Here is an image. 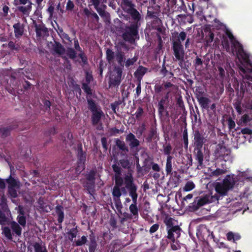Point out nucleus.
I'll return each mask as SVG.
<instances>
[{"label": "nucleus", "instance_id": "obj_56", "mask_svg": "<svg viewBox=\"0 0 252 252\" xmlns=\"http://www.w3.org/2000/svg\"><path fill=\"white\" fill-rule=\"evenodd\" d=\"M101 143H102V146L104 148V149L105 150H107V140H106V139L105 138H101Z\"/></svg>", "mask_w": 252, "mask_h": 252}, {"label": "nucleus", "instance_id": "obj_35", "mask_svg": "<svg viewBox=\"0 0 252 252\" xmlns=\"http://www.w3.org/2000/svg\"><path fill=\"white\" fill-rule=\"evenodd\" d=\"M147 71V69L143 66H139L136 71L138 76H142Z\"/></svg>", "mask_w": 252, "mask_h": 252}, {"label": "nucleus", "instance_id": "obj_59", "mask_svg": "<svg viewBox=\"0 0 252 252\" xmlns=\"http://www.w3.org/2000/svg\"><path fill=\"white\" fill-rule=\"evenodd\" d=\"M152 168L155 171L158 172L160 170V168L157 163H153Z\"/></svg>", "mask_w": 252, "mask_h": 252}, {"label": "nucleus", "instance_id": "obj_20", "mask_svg": "<svg viewBox=\"0 0 252 252\" xmlns=\"http://www.w3.org/2000/svg\"><path fill=\"white\" fill-rule=\"evenodd\" d=\"M227 239L229 241H232L235 242L236 241L239 240L241 238V236L238 233H235L232 232H228L227 235Z\"/></svg>", "mask_w": 252, "mask_h": 252}, {"label": "nucleus", "instance_id": "obj_30", "mask_svg": "<svg viewBox=\"0 0 252 252\" xmlns=\"http://www.w3.org/2000/svg\"><path fill=\"white\" fill-rule=\"evenodd\" d=\"M115 59L120 64L123 65L125 59L124 55L121 52H118L116 55Z\"/></svg>", "mask_w": 252, "mask_h": 252}, {"label": "nucleus", "instance_id": "obj_11", "mask_svg": "<svg viewBox=\"0 0 252 252\" xmlns=\"http://www.w3.org/2000/svg\"><path fill=\"white\" fill-rule=\"evenodd\" d=\"M78 157L79 159V162L78 165L76 169L77 173H80L84 169V161L85 160V156L83 153L81 147L79 148V151L78 153Z\"/></svg>", "mask_w": 252, "mask_h": 252}, {"label": "nucleus", "instance_id": "obj_34", "mask_svg": "<svg viewBox=\"0 0 252 252\" xmlns=\"http://www.w3.org/2000/svg\"><path fill=\"white\" fill-rule=\"evenodd\" d=\"M97 244L94 239H92L89 245V252H94L96 248Z\"/></svg>", "mask_w": 252, "mask_h": 252}, {"label": "nucleus", "instance_id": "obj_50", "mask_svg": "<svg viewBox=\"0 0 252 252\" xmlns=\"http://www.w3.org/2000/svg\"><path fill=\"white\" fill-rule=\"evenodd\" d=\"M180 248V245L178 241H175L171 244V248L173 250H177Z\"/></svg>", "mask_w": 252, "mask_h": 252}, {"label": "nucleus", "instance_id": "obj_17", "mask_svg": "<svg viewBox=\"0 0 252 252\" xmlns=\"http://www.w3.org/2000/svg\"><path fill=\"white\" fill-rule=\"evenodd\" d=\"M32 2H29V4L26 6H19L17 7L18 10L21 12L24 15H29L32 9Z\"/></svg>", "mask_w": 252, "mask_h": 252}, {"label": "nucleus", "instance_id": "obj_63", "mask_svg": "<svg viewBox=\"0 0 252 252\" xmlns=\"http://www.w3.org/2000/svg\"><path fill=\"white\" fill-rule=\"evenodd\" d=\"M94 172H93L90 174V175H89V181L93 183H94Z\"/></svg>", "mask_w": 252, "mask_h": 252}, {"label": "nucleus", "instance_id": "obj_24", "mask_svg": "<svg viewBox=\"0 0 252 252\" xmlns=\"http://www.w3.org/2000/svg\"><path fill=\"white\" fill-rule=\"evenodd\" d=\"M172 157L170 156H168L166 160V172L167 174H170L172 171Z\"/></svg>", "mask_w": 252, "mask_h": 252}, {"label": "nucleus", "instance_id": "obj_55", "mask_svg": "<svg viewBox=\"0 0 252 252\" xmlns=\"http://www.w3.org/2000/svg\"><path fill=\"white\" fill-rule=\"evenodd\" d=\"M202 64V61L201 59L197 57L195 60V65L196 66Z\"/></svg>", "mask_w": 252, "mask_h": 252}, {"label": "nucleus", "instance_id": "obj_16", "mask_svg": "<svg viewBox=\"0 0 252 252\" xmlns=\"http://www.w3.org/2000/svg\"><path fill=\"white\" fill-rule=\"evenodd\" d=\"M121 5L124 11L128 13L134 9V5L129 0H122Z\"/></svg>", "mask_w": 252, "mask_h": 252}, {"label": "nucleus", "instance_id": "obj_31", "mask_svg": "<svg viewBox=\"0 0 252 252\" xmlns=\"http://www.w3.org/2000/svg\"><path fill=\"white\" fill-rule=\"evenodd\" d=\"M226 172L225 170L222 169L217 168L215 171H213L211 174L212 177H218L220 175L223 174Z\"/></svg>", "mask_w": 252, "mask_h": 252}, {"label": "nucleus", "instance_id": "obj_64", "mask_svg": "<svg viewBox=\"0 0 252 252\" xmlns=\"http://www.w3.org/2000/svg\"><path fill=\"white\" fill-rule=\"evenodd\" d=\"M218 69H219V71L220 75L221 77H223L224 75V72H225L224 70L221 67H219L218 68Z\"/></svg>", "mask_w": 252, "mask_h": 252}, {"label": "nucleus", "instance_id": "obj_42", "mask_svg": "<svg viewBox=\"0 0 252 252\" xmlns=\"http://www.w3.org/2000/svg\"><path fill=\"white\" fill-rule=\"evenodd\" d=\"M7 221V218L5 215L0 211V223L2 225L5 224Z\"/></svg>", "mask_w": 252, "mask_h": 252}, {"label": "nucleus", "instance_id": "obj_44", "mask_svg": "<svg viewBox=\"0 0 252 252\" xmlns=\"http://www.w3.org/2000/svg\"><path fill=\"white\" fill-rule=\"evenodd\" d=\"M171 150L172 147L169 144H168L164 146L163 152L165 155H168V156H169V155L170 154Z\"/></svg>", "mask_w": 252, "mask_h": 252}, {"label": "nucleus", "instance_id": "obj_15", "mask_svg": "<svg viewBox=\"0 0 252 252\" xmlns=\"http://www.w3.org/2000/svg\"><path fill=\"white\" fill-rule=\"evenodd\" d=\"M205 142V139L198 132H195L194 134V143L198 148H201L203 144Z\"/></svg>", "mask_w": 252, "mask_h": 252}, {"label": "nucleus", "instance_id": "obj_18", "mask_svg": "<svg viewBox=\"0 0 252 252\" xmlns=\"http://www.w3.org/2000/svg\"><path fill=\"white\" fill-rule=\"evenodd\" d=\"M6 182L8 184V188H11L19 189L20 187V182L13 178L10 177L6 180Z\"/></svg>", "mask_w": 252, "mask_h": 252}, {"label": "nucleus", "instance_id": "obj_23", "mask_svg": "<svg viewBox=\"0 0 252 252\" xmlns=\"http://www.w3.org/2000/svg\"><path fill=\"white\" fill-rule=\"evenodd\" d=\"M10 226L14 232L17 235H20L21 234V228L20 227L19 224L13 221L10 223Z\"/></svg>", "mask_w": 252, "mask_h": 252}, {"label": "nucleus", "instance_id": "obj_26", "mask_svg": "<svg viewBox=\"0 0 252 252\" xmlns=\"http://www.w3.org/2000/svg\"><path fill=\"white\" fill-rule=\"evenodd\" d=\"M195 185L194 184V183L192 181H188L187 182L184 188H183V189L185 191H189L195 188Z\"/></svg>", "mask_w": 252, "mask_h": 252}, {"label": "nucleus", "instance_id": "obj_62", "mask_svg": "<svg viewBox=\"0 0 252 252\" xmlns=\"http://www.w3.org/2000/svg\"><path fill=\"white\" fill-rule=\"evenodd\" d=\"M192 194H189L187 196L184 197L183 200V203H184L185 201H187L188 200L191 199L192 198Z\"/></svg>", "mask_w": 252, "mask_h": 252}, {"label": "nucleus", "instance_id": "obj_19", "mask_svg": "<svg viewBox=\"0 0 252 252\" xmlns=\"http://www.w3.org/2000/svg\"><path fill=\"white\" fill-rule=\"evenodd\" d=\"M19 215L18 216V221L22 225L25 226L26 224V219L24 216L23 208L21 206L18 207Z\"/></svg>", "mask_w": 252, "mask_h": 252}, {"label": "nucleus", "instance_id": "obj_29", "mask_svg": "<svg viewBox=\"0 0 252 252\" xmlns=\"http://www.w3.org/2000/svg\"><path fill=\"white\" fill-rule=\"evenodd\" d=\"M196 159L197 160L199 165L201 166L203 164V154L200 149H199L197 152Z\"/></svg>", "mask_w": 252, "mask_h": 252}, {"label": "nucleus", "instance_id": "obj_21", "mask_svg": "<svg viewBox=\"0 0 252 252\" xmlns=\"http://www.w3.org/2000/svg\"><path fill=\"white\" fill-rule=\"evenodd\" d=\"M33 246L35 252H48L46 247L41 243H35Z\"/></svg>", "mask_w": 252, "mask_h": 252}, {"label": "nucleus", "instance_id": "obj_49", "mask_svg": "<svg viewBox=\"0 0 252 252\" xmlns=\"http://www.w3.org/2000/svg\"><path fill=\"white\" fill-rule=\"evenodd\" d=\"M121 165L124 168H126L129 165V161L127 159H122L120 160Z\"/></svg>", "mask_w": 252, "mask_h": 252}, {"label": "nucleus", "instance_id": "obj_60", "mask_svg": "<svg viewBox=\"0 0 252 252\" xmlns=\"http://www.w3.org/2000/svg\"><path fill=\"white\" fill-rule=\"evenodd\" d=\"M241 132L243 134H252V130L250 129H249V128H246L243 129L241 130Z\"/></svg>", "mask_w": 252, "mask_h": 252}, {"label": "nucleus", "instance_id": "obj_53", "mask_svg": "<svg viewBox=\"0 0 252 252\" xmlns=\"http://www.w3.org/2000/svg\"><path fill=\"white\" fill-rule=\"evenodd\" d=\"M79 56L80 58L81 59V61L84 64L87 63V59L85 55H84L82 53H81L79 54Z\"/></svg>", "mask_w": 252, "mask_h": 252}, {"label": "nucleus", "instance_id": "obj_2", "mask_svg": "<svg viewBox=\"0 0 252 252\" xmlns=\"http://www.w3.org/2000/svg\"><path fill=\"white\" fill-rule=\"evenodd\" d=\"M114 171L115 172V184L112 190V195L116 206L117 207H121L122 204L120 200V196L122 193L126 194V188L124 187L120 188L123 185H125V178L123 179L121 177L122 169L117 164H114L112 166Z\"/></svg>", "mask_w": 252, "mask_h": 252}, {"label": "nucleus", "instance_id": "obj_39", "mask_svg": "<svg viewBox=\"0 0 252 252\" xmlns=\"http://www.w3.org/2000/svg\"><path fill=\"white\" fill-rule=\"evenodd\" d=\"M87 242V238L85 236H83L81 239L77 240L75 242V244L76 246H81L82 245L85 244Z\"/></svg>", "mask_w": 252, "mask_h": 252}, {"label": "nucleus", "instance_id": "obj_13", "mask_svg": "<svg viewBox=\"0 0 252 252\" xmlns=\"http://www.w3.org/2000/svg\"><path fill=\"white\" fill-rule=\"evenodd\" d=\"M126 141L128 143L131 148H134L139 145L140 142L135 135L132 133H129L126 137Z\"/></svg>", "mask_w": 252, "mask_h": 252}, {"label": "nucleus", "instance_id": "obj_7", "mask_svg": "<svg viewBox=\"0 0 252 252\" xmlns=\"http://www.w3.org/2000/svg\"><path fill=\"white\" fill-rule=\"evenodd\" d=\"M240 73L243 79V83H247L252 90V66L250 64V67L244 68L243 67H240Z\"/></svg>", "mask_w": 252, "mask_h": 252}, {"label": "nucleus", "instance_id": "obj_38", "mask_svg": "<svg viewBox=\"0 0 252 252\" xmlns=\"http://www.w3.org/2000/svg\"><path fill=\"white\" fill-rule=\"evenodd\" d=\"M57 209L58 210V221L59 222H62L64 218L63 213L60 209L61 206L57 207Z\"/></svg>", "mask_w": 252, "mask_h": 252}, {"label": "nucleus", "instance_id": "obj_52", "mask_svg": "<svg viewBox=\"0 0 252 252\" xmlns=\"http://www.w3.org/2000/svg\"><path fill=\"white\" fill-rule=\"evenodd\" d=\"M82 89L88 94H91V90L89 87L86 84H83Z\"/></svg>", "mask_w": 252, "mask_h": 252}, {"label": "nucleus", "instance_id": "obj_32", "mask_svg": "<svg viewBox=\"0 0 252 252\" xmlns=\"http://www.w3.org/2000/svg\"><path fill=\"white\" fill-rule=\"evenodd\" d=\"M116 145L122 150L127 151V148L126 146L125 143L119 139H117L116 141Z\"/></svg>", "mask_w": 252, "mask_h": 252}, {"label": "nucleus", "instance_id": "obj_45", "mask_svg": "<svg viewBox=\"0 0 252 252\" xmlns=\"http://www.w3.org/2000/svg\"><path fill=\"white\" fill-rule=\"evenodd\" d=\"M136 61V59L135 58L132 59H128L126 62V66L128 67Z\"/></svg>", "mask_w": 252, "mask_h": 252}, {"label": "nucleus", "instance_id": "obj_43", "mask_svg": "<svg viewBox=\"0 0 252 252\" xmlns=\"http://www.w3.org/2000/svg\"><path fill=\"white\" fill-rule=\"evenodd\" d=\"M74 7L73 2L71 0H68L66 3V9L67 10L71 11Z\"/></svg>", "mask_w": 252, "mask_h": 252}, {"label": "nucleus", "instance_id": "obj_9", "mask_svg": "<svg viewBox=\"0 0 252 252\" xmlns=\"http://www.w3.org/2000/svg\"><path fill=\"white\" fill-rule=\"evenodd\" d=\"M122 70L121 68L115 67L111 72L109 84L110 85H119L121 80Z\"/></svg>", "mask_w": 252, "mask_h": 252}, {"label": "nucleus", "instance_id": "obj_27", "mask_svg": "<svg viewBox=\"0 0 252 252\" xmlns=\"http://www.w3.org/2000/svg\"><path fill=\"white\" fill-rule=\"evenodd\" d=\"M54 51L59 55H62L64 52V49L63 46L58 43H56L54 47Z\"/></svg>", "mask_w": 252, "mask_h": 252}, {"label": "nucleus", "instance_id": "obj_22", "mask_svg": "<svg viewBox=\"0 0 252 252\" xmlns=\"http://www.w3.org/2000/svg\"><path fill=\"white\" fill-rule=\"evenodd\" d=\"M198 101L202 108H208V103L210 102V100L208 98L201 96L198 98Z\"/></svg>", "mask_w": 252, "mask_h": 252}, {"label": "nucleus", "instance_id": "obj_41", "mask_svg": "<svg viewBox=\"0 0 252 252\" xmlns=\"http://www.w3.org/2000/svg\"><path fill=\"white\" fill-rule=\"evenodd\" d=\"M247 89H246V84L243 82L241 84L240 89L239 92H238V94H239V95L241 97H243L245 91Z\"/></svg>", "mask_w": 252, "mask_h": 252}, {"label": "nucleus", "instance_id": "obj_48", "mask_svg": "<svg viewBox=\"0 0 252 252\" xmlns=\"http://www.w3.org/2000/svg\"><path fill=\"white\" fill-rule=\"evenodd\" d=\"M252 119V117L248 115H244L242 118V121L244 123H247Z\"/></svg>", "mask_w": 252, "mask_h": 252}, {"label": "nucleus", "instance_id": "obj_5", "mask_svg": "<svg viewBox=\"0 0 252 252\" xmlns=\"http://www.w3.org/2000/svg\"><path fill=\"white\" fill-rule=\"evenodd\" d=\"M227 34L232 45V52L233 54H234V53H236L238 58L242 63H246L248 65L249 64V56L244 51L242 45L235 39L233 35L231 32H227Z\"/></svg>", "mask_w": 252, "mask_h": 252}, {"label": "nucleus", "instance_id": "obj_12", "mask_svg": "<svg viewBox=\"0 0 252 252\" xmlns=\"http://www.w3.org/2000/svg\"><path fill=\"white\" fill-rule=\"evenodd\" d=\"M33 23L35 28L36 35L39 37H42L45 36L47 33L48 31L45 26L41 24H37L34 21H33Z\"/></svg>", "mask_w": 252, "mask_h": 252}, {"label": "nucleus", "instance_id": "obj_51", "mask_svg": "<svg viewBox=\"0 0 252 252\" xmlns=\"http://www.w3.org/2000/svg\"><path fill=\"white\" fill-rule=\"evenodd\" d=\"M158 227H159L158 224H154L151 227V228L150 229V232L151 233H153L155 232L158 229Z\"/></svg>", "mask_w": 252, "mask_h": 252}, {"label": "nucleus", "instance_id": "obj_46", "mask_svg": "<svg viewBox=\"0 0 252 252\" xmlns=\"http://www.w3.org/2000/svg\"><path fill=\"white\" fill-rule=\"evenodd\" d=\"M97 5L94 7L100 16H104L105 14L104 10L101 7H99Z\"/></svg>", "mask_w": 252, "mask_h": 252}, {"label": "nucleus", "instance_id": "obj_47", "mask_svg": "<svg viewBox=\"0 0 252 252\" xmlns=\"http://www.w3.org/2000/svg\"><path fill=\"white\" fill-rule=\"evenodd\" d=\"M68 56L71 59H74L76 57V54L74 51V50L72 49H69L67 50V53Z\"/></svg>", "mask_w": 252, "mask_h": 252}, {"label": "nucleus", "instance_id": "obj_36", "mask_svg": "<svg viewBox=\"0 0 252 252\" xmlns=\"http://www.w3.org/2000/svg\"><path fill=\"white\" fill-rule=\"evenodd\" d=\"M187 37V33L184 32H181L178 36V39L174 41H180L182 43V41L185 40Z\"/></svg>", "mask_w": 252, "mask_h": 252}, {"label": "nucleus", "instance_id": "obj_58", "mask_svg": "<svg viewBox=\"0 0 252 252\" xmlns=\"http://www.w3.org/2000/svg\"><path fill=\"white\" fill-rule=\"evenodd\" d=\"M228 126L229 128H234L235 126V122L232 120L229 119L228 120Z\"/></svg>", "mask_w": 252, "mask_h": 252}, {"label": "nucleus", "instance_id": "obj_33", "mask_svg": "<svg viewBox=\"0 0 252 252\" xmlns=\"http://www.w3.org/2000/svg\"><path fill=\"white\" fill-rule=\"evenodd\" d=\"M67 234L68 235V239L71 241H72L73 239L76 237L77 231L76 229H71L69 230Z\"/></svg>", "mask_w": 252, "mask_h": 252}, {"label": "nucleus", "instance_id": "obj_1", "mask_svg": "<svg viewBox=\"0 0 252 252\" xmlns=\"http://www.w3.org/2000/svg\"><path fill=\"white\" fill-rule=\"evenodd\" d=\"M251 176L246 172H241L237 176L234 174L227 175L221 182H216L214 184L216 193L206 195L202 198L196 199L194 203L197 204L196 207H199L206 203L218 201L220 197L226 196L229 190L235 187L240 185L244 179H250Z\"/></svg>", "mask_w": 252, "mask_h": 252}, {"label": "nucleus", "instance_id": "obj_4", "mask_svg": "<svg viewBox=\"0 0 252 252\" xmlns=\"http://www.w3.org/2000/svg\"><path fill=\"white\" fill-rule=\"evenodd\" d=\"M128 13L131 15L133 20L135 22V24L126 27L125 32L123 33V38L125 40L132 43L137 38V28L140 25L139 22L141 19V15L135 8L132 9Z\"/></svg>", "mask_w": 252, "mask_h": 252}, {"label": "nucleus", "instance_id": "obj_37", "mask_svg": "<svg viewBox=\"0 0 252 252\" xmlns=\"http://www.w3.org/2000/svg\"><path fill=\"white\" fill-rule=\"evenodd\" d=\"M19 189L16 188H8V192L12 198H15L17 196V190Z\"/></svg>", "mask_w": 252, "mask_h": 252}, {"label": "nucleus", "instance_id": "obj_61", "mask_svg": "<svg viewBox=\"0 0 252 252\" xmlns=\"http://www.w3.org/2000/svg\"><path fill=\"white\" fill-rule=\"evenodd\" d=\"M101 0H90V2L92 3L94 6L99 5Z\"/></svg>", "mask_w": 252, "mask_h": 252}, {"label": "nucleus", "instance_id": "obj_40", "mask_svg": "<svg viewBox=\"0 0 252 252\" xmlns=\"http://www.w3.org/2000/svg\"><path fill=\"white\" fill-rule=\"evenodd\" d=\"M29 2H31L30 0H14V4L16 6H18L21 4L25 5L26 4H29Z\"/></svg>", "mask_w": 252, "mask_h": 252}, {"label": "nucleus", "instance_id": "obj_10", "mask_svg": "<svg viewBox=\"0 0 252 252\" xmlns=\"http://www.w3.org/2000/svg\"><path fill=\"white\" fill-rule=\"evenodd\" d=\"M181 235V229L178 226H174L169 228L168 230L167 238L170 239L172 242L177 239Z\"/></svg>", "mask_w": 252, "mask_h": 252}, {"label": "nucleus", "instance_id": "obj_8", "mask_svg": "<svg viewBox=\"0 0 252 252\" xmlns=\"http://www.w3.org/2000/svg\"><path fill=\"white\" fill-rule=\"evenodd\" d=\"M173 49L176 59L182 63L183 62L185 55L182 43H180V41H173Z\"/></svg>", "mask_w": 252, "mask_h": 252}, {"label": "nucleus", "instance_id": "obj_3", "mask_svg": "<svg viewBox=\"0 0 252 252\" xmlns=\"http://www.w3.org/2000/svg\"><path fill=\"white\" fill-rule=\"evenodd\" d=\"M125 186L129 191L130 196L133 201V204L129 206V210L133 216V218L137 219L138 216V209L136 206L137 194L136 193L137 188L133 183V178L132 171L128 170V172L125 175Z\"/></svg>", "mask_w": 252, "mask_h": 252}, {"label": "nucleus", "instance_id": "obj_57", "mask_svg": "<svg viewBox=\"0 0 252 252\" xmlns=\"http://www.w3.org/2000/svg\"><path fill=\"white\" fill-rule=\"evenodd\" d=\"M141 91V84H140V82H139L138 83L137 86L136 88V93L138 96L140 94Z\"/></svg>", "mask_w": 252, "mask_h": 252}, {"label": "nucleus", "instance_id": "obj_25", "mask_svg": "<svg viewBox=\"0 0 252 252\" xmlns=\"http://www.w3.org/2000/svg\"><path fill=\"white\" fill-rule=\"evenodd\" d=\"M107 59L110 63H113L114 59H115L116 56L114 52L110 49H107L106 51Z\"/></svg>", "mask_w": 252, "mask_h": 252}, {"label": "nucleus", "instance_id": "obj_28", "mask_svg": "<svg viewBox=\"0 0 252 252\" xmlns=\"http://www.w3.org/2000/svg\"><path fill=\"white\" fill-rule=\"evenodd\" d=\"M2 233L8 240L12 239V234L10 228L8 227H4L2 228Z\"/></svg>", "mask_w": 252, "mask_h": 252}, {"label": "nucleus", "instance_id": "obj_54", "mask_svg": "<svg viewBox=\"0 0 252 252\" xmlns=\"http://www.w3.org/2000/svg\"><path fill=\"white\" fill-rule=\"evenodd\" d=\"M143 113V110L141 108H138L135 112V115L137 118L140 117Z\"/></svg>", "mask_w": 252, "mask_h": 252}, {"label": "nucleus", "instance_id": "obj_14", "mask_svg": "<svg viewBox=\"0 0 252 252\" xmlns=\"http://www.w3.org/2000/svg\"><path fill=\"white\" fill-rule=\"evenodd\" d=\"M13 27L14 30V33L15 36L16 37H21L24 32V25L20 24V23H17L15 24Z\"/></svg>", "mask_w": 252, "mask_h": 252}, {"label": "nucleus", "instance_id": "obj_6", "mask_svg": "<svg viewBox=\"0 0 252 252\" xmlns=\"http://www.w3.org/2000/svg\"><path fill=\"white\" fill-rule=\"evenodd\" d=\"M88 102L89 109L91 110L93 113V124L94 125H97L99 123L102 116L103 115V113L101 109L97 107L92 100L88 99Z\"/></svg>", "mask_w": 252, "mask_h": 252}]
</instances>
